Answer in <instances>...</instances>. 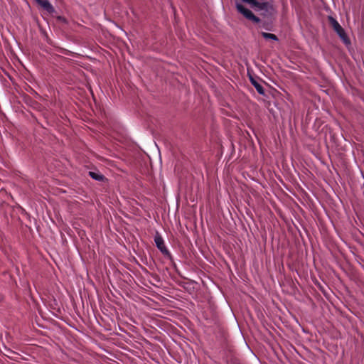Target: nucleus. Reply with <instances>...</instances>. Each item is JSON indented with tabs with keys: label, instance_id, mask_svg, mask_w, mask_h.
<instances>
[{
	"label": "nucleus",
	"instance_id": "1",
	"mask_svg": "<svg viewBox=\"0 0 364 364\" xmlns=\"http://www.w3.org/2000/svg\"><path fill=\"white\" fill-rule=\"evenodd\" d=\"M255 11L260 12V14L266 18H272L277 14V9L274 5L268 1L260 2Z\"/></svg>",
	"mask_w": 364,
	"mask_h": 364
},
{
	"label": "nucleus",
	"instance_id": "2",
	"mask_svg": "<svg viewBox=\"0 0 364 364\" xmlns=\"http://www.w3.org/2000/svg\"><path fill=\"white\" fill-rule=\"evenodd\" d=\"M328 21L333 30L343 41V42L345 44H349L350 43V40L340 23L332 16H328Z\"/></svg>",
	"mask_w": 364,
	"mask_h": 364
},
{
	"label": "nucleus",
	"instance_id": "3",
	"mask_svg": "<svg viewBox=\"0 0 364 364\" xmlns=\"http://www.w3.org/2000/svg\"><path fill=\"white\" fill-rule=\"evenodd\" d=\"M154 242L157 248L161 251V252L168 259H169L171 262H173V256L168 250L166 248L164 239L162 237L157 233L154 236Z\"/></svg>",
	"mask_w": 364,
	"mask_h": 364
},
{
	"label": "nucleus",
	"instance_id": "4",
	"mask_svg": "<svg viewBox=\"0 0 364 364\" xmlns=\"http://www.w3.org/2000/svg\"><path fill=\"white\" fill-rule=\"evenodd\" d=\"M236 9L237 11L242 14L247 19L256 23L260 22L259 17L256 16L250 9L245 8L241 4L236 3Z\"/></svg>",
	"mask_w": 364,
	"mask_h": 364
},
{
	"label": "nucleus",
	"instance_id": "5",
	"mask_svg": "<svg viewBox=\"0 0 364 364\" xmlns=\"http://www.w3.org/2000/svg\"><path fill=\"white\" fill-rule=\"evenodd\" d=\"M41 7L49 13L54 11V8L48 0H35Z\"/></svg>",
	"mask_w": 364,
	"mask_h": 364
},
{
	"label": "nucleus",
	"instance_id": "6",
	"mask_svg": "<svg viewBox=\"0 0 364 364\" xmlns=\"http://www.w3.org/2000/svg\"><path fill=\"white\" fill-rule=\"evenodd\" d=\"M250 82L259 94L262 95H264V89L260 83L252 77H250Z\"/></svg>",
	"mask_w": 364,
	"mask_h": 364
},
{
	"label": "nucleus",
	"instance_id": "7",
	"mask_svg": "<svg viewBox=\"0 0 364 364\" xmlns=\"http://www.w3.org/2000/svg\"><path fill=\"white\" fill-rule=\"evenodd\" d=\"M89 176L94 180L95 181H103L105 178V176L100 173L99 171H90L89 172Z\"/></svg>",
	"mask_w": 364,
	"mask_h": 364
},
{
	"label": "nucleus",
	"instance_id": "8",
	"mask_svg": "<svg viewBox=\"0 0 364 364\" xmlns=\"http://www.w3.org/2000/svg\"><path fill=\"white\" fill-rule=\"evenodd\" d=\"M262 36L265 39H270L275 41H277L279 39L277 36L273 33H267V32H261Z\"/></svg>",
	"mask_w": 364,
	"mask_h": 364
},
{
	"label": "nucleus",
	"instance_id": "9",
	"mask_svg": "<svg viewBox=\"0 0 364 364\" xmlns=\"http://www.w3.org/2000/svg\"><path fill=\"white\" fill-rule=\"evenodd\" d=\"M242 1L250 4L255 10H256L257 6L260 4V2L258 1L257 0H242Z\"/></svg>",
	"mask_w": 364,
	"mask_h": 364
}]
</instances>
